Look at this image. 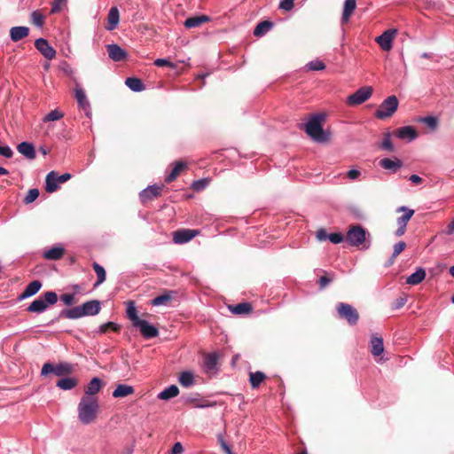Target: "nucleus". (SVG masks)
I'll return each instance as SVG.
<instances>
[{
    "instance_id": "f257e3e1",
    "label": "nucleus",
    "mask_w": 454,
    "mask_h": 454,
    "mask_svg": "<svg viewBox=\"0 0 454 454\" xmlns=\"http://www.w3.org/2000/svg\"><path fill=\"white\" fill-rule=\"evenodd\" d=\"M77 411L78 419L83 425L93 423L99 411L98 398L83 395L80 400Z\"/></svg>"
},
{
    "instance_id": "f03ea898",
    "label": "nucleus",
    "mask_w": 454,
    "mask_h": 454,
    "mask_svg": "<svg viewBox=\"0 0 454 454\" xmlns=\"http://www.w3.org/2000/svg\"><path fill=\"white\" fill-rule=\"evenodd\" d=\"M305 131L316 142L325 143L330 140V133L323 129L318 115L311 117L305 126Z\"/></svg>"
},
{
    "instance_id": "7ed1b4c3",
    "label": "nucleus",
    "mask_w": 454,
    "mask_h": 454,
    "mask_svg": "<svg viewBox=\"0 0 454 454\" xmlns=\"http://www.w3.org/2000/svg\"><path fill=\"white\" fill-rule=\"evenodd\" d=\"M58 301V295L55 292L48 291L43 294V296L32 301V303L27 308V311L34 313H42L47 308L48 305H53Z\"/></svg>"
},
{
    "instance_id": "20e7f679",
    "label": "nucleus",
    "mask_w": 454,
    "mask_h": 454,
    "mask_svg": "<svg viewBox=\"0 0 454 454\" xmlns=\"http://www.w3.org/2000/svg\"><path fill=\"white\" fill-rule=\"evenodd\" d=\"M398 108V99L395 96L392 95L387 97L380 105L375 112V117L380 120H385L391 117Z\"/></svg>"
},
{
    "instance_id": "39448f33",
    "label": "nucleus",
    "mask_w": 454,
    "mask_h": 454,
    "mask_svg": "<svg viewBox=\"0 0 454 454\" xmlns=\"http://www.w3.org/2000/svg\"><path fill=\"white\" fill-rule=\"evenodd\" d=\"M338 316L341 319H345L348 325H356L359 320V313L352 305L345 302H340L336 306Z\"/></svg>"
},
{
    "instance_id": "423d86ee",
    "label": "nucleus",
    "mask_w": 454,
    "mask_h": 454,
    "mask_svg": "<svg viewBox=\"0 0 454 454\" xmlns=\"http://www.w3.org/2000/svg\"><path fill=\"white\" fill-rule=\"evenodd\" d=\"M366 239V231L360 225H351L347 232L346 240L349 245L354 247H360L364 245V247L367 248L368 246H365Z\"/></svg>"
},
{
    "instance_id": "0eeeda50",
    "label": "nucleus",
    "mask_w": 454,
    "mask_h": 454,
    "mask_svg": "<svg viewBox=\"0 0 454 454\" xmlns=\"http://www.w3.org/2000/svg\"><path fill=\"white\" fill-rule=\"evenodd\" d=\"M74 372V366L68 363H60L59 364H52L45 363L41 370V375L46 376L49 373H53L56 376L62 377L71 374Z\"/></svg>"
},
{
    "instance_id": "6e6552de",
    "label": "nucleus",
    "mask_w": 454,
    "mask_h": 454,
    "mask_svg": "<svg viewBox=\"0 0 454 454\" xmlns=\"http://www.w3.org/2000/svg\"><path fill=\"white\" fill-rule=\"evenodd\" d=\"M373 90L371 86H364L347 98L348 106H357L365 102L372 95Z\"/></svg>"
},
{
    "instance_id": "1a4fd4ad",
    "label": "nucleus",
    "mask_w": 454,
    "mask_h": 454,
    "mask_svg": "<svg viewBox=\"0 0 454 454\" xmlns=\"http://www.w3.org/2000/svg\"><path fill=\"white\" fill-rule=\"evenodd\" d=\"M397 34V29L392 28L387 29L380 36L376 37L375 41L378 43L380 47L385 51H389L393 46V40Z\"/></svg>"
},
{
    "instance_id": "9d476101",
    "label": "nucleus",
    "mask_w": 454,
    "mask_h": 454,
    "mask_svg": "<svg viewBox=\"0 0 454 454\" xmlns=\"http://www.w3.org/2000/svg\"><path fill=\"white\" fill-rule=\"evenodd\" d=\"M200 234L199 230L180 229L173 232V241L176 244H184Z\"/></svg>"
},
{
    "instance_id": "9b49d317",
    "label": "nucleus",
    "mask_w": 454,
    "mask_h": 454,
    "mask_svg": "<svg viewBox=\"0 0 454 454\" xmlns=\"http://www.w3.org/2000/svg\"><path fill=\"white\" fill-rule=\"evenodd\" d=\"M163 185H150L139 193L140 200L143 204L154 200L161 195Z\"/></svg>"
},
{
    "instance_id": "f8f14e48",
    "label": "nucleus",
    "mask_w": 454,
    "mask_h": 454,
    "mask_svg": "<svg viewBox=\"0 0 454 454\" xmlns=\"http://www.w3.org/2000/svg\"><path fill=\"white\" fill-rule=\"evenodd\" d=\"M35 47L47 59L51 60L56 56V51L48 43V41L43 38L36 39Z\"/></svg>"
},
{
    "instance_id": "ddd939ff",
    "label": "nucleus",
    "mask_w": 454,
    "mask_h": 454,
    "mask_svg": "<svg viewBox=\"0 0 454 454\" xmlns=\"http://www.w3.org/2000/svg\"><path fill=\"white\" fill-rule=\"evenodd\" d=\"M135 327L139 328L141 334L146 339H152L159 335L158 329L150 325L146 320L142 319L138 321V324Z\"/></svg>"
},
{
    "instance_id": "4468645a",
    "label": "nucleus",
    "mask_w": 454,
    "mask_h": 454,
    "mask_svg": "<svg viewBox=\"0 0 454 454\" xmlns=\"http://www.w3.org/2000/svg\"><path fill=\"white\" fill-rule=\"evenodd\" d=\"M395 135L400 139L412 141L418 137V132L412 126H405L397 129Z\"/></svg>"
},
{
    "instance_id": "2eb2a0df",
    "label": "nucleus",
    "mask_w": 454,
    "mask_h": 454,
    "mask_svg": "<svg viewBox=\"0 0 454 454\" xmlns=\"http://www.w3.org/2000/svg\"><path fill=\"white\" fill-rule=\"evenodd\" d=\"M107 53L114 61H121L127 58V52L117 44L107 45Z\"/></svg>"
},
{
    "instance_id": "dca6fc26",
    "label": "nucleus",
    "mask_w": 454,
    "mask_h": 454,
    "mask_svg": "<svg viewBox=\"0 0 454 454\" xmlns=\"http://www.w3.org/2000/svg\"><path fill=\"white\" fill-rule=\"evenodd\" d=\"M103 386L104 384L102 380L99 378L94 377L85 387L84 395H89L90 397H96L95 395L100 391Z\"/></svg>"
},
{
    "instance_id": "f3484780",
    "label": "nucleus",
    "mask_w": 454,
    "mask_h": 454,
    "mask_svg": "<svg viewBox=\"0 0 454 454\" xmlns=\"http://www.w3.org/2000/svg\"><path fill=\"white\" fill-rule=\"evenodd\" d=\"M211 20V18L207 15H199L189 17L185 20L184 25L186 28H194L199 27L202 24L207 23Z\"/></svg>"
},
{
    "instance_id": "a211bd4d",
    "label": "nucleus",
    "mask_w": 454,
    "mask_h": 454,
    "mask_svg": "<svg viewBox=\"0 0 454 454\" xmlns=\"http://www.w3.org/2000/svg\"><path fill=\"white\" fill-rule=\"evenodd\" d=\"M84 316H95L99 313L101 307L100 302L97 300L86 301L81 306Z\"/></svg>"
},
{
    "instance_id": "6ab92c4d",
    "label": "nucleus",
    "mask_w": 454,
    "mask_h": 454,
    "mask_svg": "<svg viewBox=\"0 0 454 454\" xmlns=\"http://www.w3.org/2000/svg\"><path fill=\"white\" fill-rule=\"evenodd\" d=\"M380 166L384 169L391 170L395 173L402 168L403 162L398 159L391 160L389 158H384L380 160Z\"/></svg>"
},
{
    "instance_id": "aec40b11",
    "label": "nucleus",
    "mask_w": 454,
    "mask_h": 454,
    "mask_svg": "<svg viewBox=\"0 0 454 454\" xmlns=\"http://www.w3.org/2000/svg\"><path fill=\"white\" fill-rule=\"evenodd\" d=\"M187 168V164L184 161L179 160L176 161L172 168L171 172L166 176L165 182L169 184L176 180V178Z\"/></svg>"
},
{
    "instance_id": "412c9836",
    "label": "nucleus",
    "mask_w": 454,
    "mask_h": 454,
    "mask_svg": "<svg viewBox=\"0 0 454 454\" xmlns=\"http://www.w3.org/2000/svg\"><path fill=\"white\" fill-rule=\"evenodd\" d=\"M17 150L20 154L29 160H34L35 158V147L31 143L22 142L18 145Z\"/></svg>"
},
{
    "instance_id": "4be33fe9",
    "label": "nucleus",
    "mask_w": 454,
    "mask_h": 454,
    "mask_svg": "<svg viewBox=\"0 0 454 454\" xmlns=\"http://www.w3.org/2000/svg\"><path fill=\"white\" fill-rule=\"evenodd\" d=\"M65 254V249L62 247H53L43 252V257L50 261L59 260Z\"/></svg>"
},
{
    "instance_id": "5701e85b",
    "label": "nucleus",
    "mask_w": 454,
    "mask_h": 454,
    "mask_svg": "<svg viewBox=\"0 0 454 454\" xmlns=\"http://www.w3.org/2000/svg\"><path fill=\"white\" fill-rule=\"evenodd\" d=\"M42 287V283L39 280L30 282L23 293L20 295V300L35 295Z\"/></svg>"
},
{
    "instance_id": "b1692460",
    "label": "nucleus",
    "mask_w": 454,
    "mask_h": 454,
    "mask_svg": "<svg viewBox=\"0 0 454 454\" xmlns=\"http://www.w3.org/2000/svg\"><path fill=\"white\" fill-rule=\"evenodd\" d=\"M29 34V28L27 27H13L10 30V36L13 42H18Z\"/></svg>"
},
{
    "instance_id": "393cba45",
    "label": "nucleus",
    "mask_w": 454,
    "mask_h": 454,
    "mask_svg": "<svg viewBox=\"0 0 454 454\" xmlns=\"http://www.w3.org/2000/svg\"><path fill=\"white\" fill-rule=\"evenodd\" d=\"M427 276L423 268H418L417 270L406 278V284L416 286L421 283Z\"/></svg>"
},
{
    "instance_id": "a878e982",
    "label": "nucleus",
    "mask_w": 454,
    "mask_h": 454,
    "mask_svg": "<svg viewBox=\"0 0 454 454\" xmlns=\"http://www.w3.org/2000/svg\"><path fill=\"white\" fill-rule=\"evenodd\" d=\"M45 191L49 193H52L56 192L59 188L58 181H57V172L51 171L47 174L45 178Z\"/></svg>"
},
{
    "instance_id": "bb28decb",
    "label": "nucleus",
    "mask_w": 454,
    "mask_h": 454,
    "mask_svg": "<svg viewBox=\"0 0 454 454\" xmlns=\"http://www.w3.org/2000/svg\"><path fill=\"white\" fill-rule=\"evenodd\" d=\"M119 20L120 15L117 7H112L107 16V25L106 28L110 31L114 30L117 27Z\"/></svg>"
},
{
    "instance_id": "cd10ccee",
    "label": "nucleus",
    "mask_w": 454,
    "mask_h": 454,
    "mask_svg": "<svg viewBox=\"0 0 454 454\" xmlns=\"http://www.w3.org/2000/svg\"><path fill=\"white\" fill-rule=\"evenodd\" d=\"M74 97H75V99L77 100L79 106L82 109L87 110L90 107V103L87 99L86 94H85L84 90L79 85L75 86Z\"/></svg>"
},
{
    "instance_id": "c85d7f7f",
    "label": "nucleus",
    "mask_w": 454,
    "mask_h": 454,
    "mask_svg": "<svg viewBox=\"0 0 454 454\" xmlns=\"http://www.w3.org/2000/svg\"><path fill=\"white\" fill-rule=\"evenodd\" d=\"M135 389L132 386L119 384L113 392V396L115 398L126 397L134 393Z\"/></svg>"
},
{
    "instance_id": "c756f323",
    "label": "nucleus",
    "mask_w": 454,
    "mask_h": 454,
    "mask_svg": "<svg viewBox=\"0 0 454 454\" xmlns=\"http://www.w3.org/2000/svg\"><path fill=\"white\" fill-rule=\"evenodd\" d=\"M174 294V291L165 292L163 294H160L153 299L151 304L153 306L168 305L173 300Z\"/></svg>"
},
{
    "instance_id": "7c9ffc66",
    "label": "nucleus",
    "mask_w": 454,
    "mask_h": 454,
    "mask_svg": "<svg viewBox=\"0 0 454 454\" xmlns=\"http://www.w3.org/2000/svg\"><path fill=\"white\" fill-rule=\"evenodd\" d=\"M59 317L68 319H77L83 317V313L81 306H77L71 309H63L60 312Z\"/></svg>"
},
{
    "instance_id": "2f4dec72",
    "label": "nucleus",
    "mask_w": 454,
    "mask_h": 454,
    "mask_svg": "<svg viewBox=\"0 0 454 454\" xmlns=\"http://www.w3.org/2000/svg\"><path fill=\"white\" fill-rule=\"evenodd\" d=\"M384 344L381 337L372 336L371 340V353L377 356L383 353Z\"/></svg>"
},
{
    "instance_id": "473e14b6",
    "label": "nucleus",
    "mask_w": 454,
    "mask_h": 454,
    "mask_svg": "<svg viewBox=\"0 0 454 454\" xmlns=\"http://www.w3.org/2000/svg\"><path fill=\"white\" fill-rule=\"evenodd\" d=\"M356 8V2H345L341 17V24H346L349 21V19L354 13Z\"/></svg>"
},
{
    "instance_id": "72a5a7b5",
    "label": "nucleus",
    "mask_w": 454,
    "mask_h": 454,
    "mask_svg": "<svg viewBox=\"0 0 454 454\" xmlns=\"http://www.w3.org/2000/svg\"><path fill=\"white\" fill-rule=\"evenodd\" d=\"M230 310L237 315L249 314L253 311V307L249 302H241L233 306H229Z\"/></svg>"
},
{
    "instance_id": "f704fd0d",
    "label": "nucleus",
    "mask_w": 454,
    "mask_h": 454,
    "mask_svg": "<svg viewBox=\"0 0 454 454\" xmlns=\"http://www.w3.org/2000/svg\"><path fill=\"white\" fill-rule=\"evenodd\" d=\"M78 380L75 378L67 377L57 381L56 386L63 390H70L75 387Z\"/></svg>"
},
{
    "instance_id": "c9c22d12",
    "label": "nucleus",
    "mask_w": 454,
    "mask_h": 454,
    "mask_svg": "<svg viewBox=\"0 0 454 454\" xmlns=\"http://www.w3.org/2000/svg\"><path fill=\"white\" fill-rule=\"evenodd\" d=\"M266 379V375L262 372H255L249 373V382L252 388H257Z\"/></svg>"
},
{
    "instance_id": "e433bc0d",
    "label": "nucleus",
    "mask_w": 454,
    "mask_h": 454,
    "mask_svg": "<svg viewBox=\"0 0 454 454\" xmlns=\"http://www.w3.org/2000/svg\"><path fill=\"white\" fill-rule=\"evenodd\" d=\"M179 394V388L176 385H171L165 388L158 395V398L160 400H168L176 396Z\"/></svg>"
},
{
    "instance_id": "4c0bfd02",
    "label": "nucleus",
    "mask_w": 454,
    "mask_h": 454,
    "mask_svg": "<svg viewBox=\"0 0 454 454\" xmlns=\"http://www.w3.org/2000/svg\"><path fill=\"white\" fill-rule=\"evenodd\" d=\"M273 27V23L269 20L260 22L254 30V35L257 37L264 35Z\"/></svg>"
},
{
    "instance_id": "58836bf2",
    "label": "nucleus",
    "mask_w": 454,
    "mask_h": 454,
    "mask_svg": "<svg viewBox=\"0 0 454 454\" xmlns=\"http://www.w3.org/2000/svg\"><path fill=\"white\" fill-rule=\"evenodd\" d=\"M125 84L133 91L138 92L142 91L145 89L143 82L141 79L137 77H129L125 81Z\"/></svg>"
},
{
    "instance_id": "ea45409f",
    "label": "nucleus",
    "mask_w": 454,
    "mask_h": 454,
    "mask_svg": "<svg viewBox=\"0 0 454 454\" xmlns=\"http://www.w3.org/2000/svg\"><path fill=\"white\" fill-rule=\"evenodd\" d=\"M400 211L404 212V214L397 219V223L399 225L406 226L407 223L410 221V219L414 215V210L409 209L403 206L397 209V212H400Z\"/></svg>"
},
{
    "instance_id": "a19ab883",
    "label": "nucleus",
    "mask_w": 454,
    "mask_h": 454,
    "mask_svg": "<svg viewBox=\"0 0 454 454\" xmlns=\"http://www.w3.org/2000/svg\"><path fill=\"white\" fill-rule=\"evenodd\" d=\"M92 267H93V270H95L97 277H98V280L94 284V287H97L106 280V274L105 269L98 262H94L92 263Z\"/></svg>"
},
{
    "instance_id": "79ce46f5",
    "label": "nucleus",
    "mask_w": 454,
    "mask_h": 454,
    "mask_svg": "<svg viewBox=\"0 0 454 454\" xmlns=\"http://www.w3.org/2000/svg\"><path fill=\"white\" fill-rule=\"evenodd\" d=\"M179 383L184 387H189L194 384V377L191 372H183L179 376Z\"/></svg>"
},
{
    "instance_id": "37998d69",
    "label": "nucleus",
    "mask_w": 454,
    "mask_h": 454,
    "mask_svg": "<svg viewBox=\"0 0 454 454\" xmlns=\"http://www.w3.org/2000/svg\"><path fill=\"white\" fill-rule=\"evenodd\" d=\"M127 316L132 322L133 326H136L138 324V321L142 320L138 317L137 309L132 301L129 302L127 308Z\"/></svg>"
},
{
    "instance_id": "c03bdc74",
    "label": "nucleus",
    "mask_w": 454,
    "mask_h": 454,
    "mask_svg": "<svg viewBox=\"0 0 454 454\" xmlns=\"http://www.w3.org/2000/svg\"><path fill=\"white\" fill-rule=\"evenodd\" d=\"M218 360V356L215 353L207 354L205 356L204 364L208 370H212L215 367Z\"/></svg>"
},
{
    "instance_id": "a18cd8bd",
    "label": "nucleus",
    "mask_w": 454,
    "mask_h": 454,
    "mask_svg": "<svg viewBox=\"0 0 454 454\" xmlns=\"http://www.w3.org/2000/svg\"><path fill=\"white\" fill-rule=\"evenodd\" d=\"M390 137H391V134L389 132L385 133L383 141H382L381 145H380V147L381 149L388 151V152H394L395 147L393 145Z\"/></svg>"
},
{
    "instance_id": "49530a36",
    "label": "nucleus",
    "mask_w": 454,
    "mask_h": 454,
    "mask_svg": "<svg viewBox=\"0 0 454 454\" xmlns=\"http://www.w3.org/2000/svg\"><path fill=\"white\" fill-rule=\"evenodd\" d=\"M110 330L118 333L121 330V327L120 325L114 322H107L106 324L101 325L99 327L100 333H106Z\"/></svg>"
},
{
    "instance_id": "de8ad7c7",
    "label": "nucleus",
    "mask_w": 454,
    "mask_h": 454,
    "mask_svg": "<svg viewBox=\"0 0 454 454\" xmlns=\"http://www.w3.org/2000/svg\"><path fill=\"white\" fill-rule=\"evenodd\" d=\"M420 122L426 124L429 129H435L438 126V119L434 116H427L419 119Z\"/></svg>"
},
{
    "instance_id": "09e8293b",
    "label": "nucleus",
    "mask_w": 454,
    "mask_h": 454,
    "mask_svg": "<svg viewBox=\"0 0 454 454\" xmlns=\"http://www.w3.org/2000/svg\"><path fill=\"white\" fill-rule=\"evenodd\" d=\"M64 116V114L60 111L55 109L51 111L48 114H46L43 118V121H59Z\"/></svg>"
},
{
    "instance_id": "8fccbe9b",
    "label": "nucleus",
    "mask_w": 454,
    "mask_h": 454,
    "mask_svg": "<svg viewBox=\"0 0 454 454\" xmlns=\"http://www.w3.org/2000/svg\"><path fill=\"white\" fill-rule=\"evenodd\" d=\"M31 22L37 27H42L44 22V16L40 12L35 11L31 13Z\"/></svg>"
},
{
    "instance_id": "3c124183",
    "label": "nucleus",
    "mask_w": 454,
    "mask_h": 454,
    "mask_svg": "<svg viewBox=\"0 0 454 454\" xmlns=\"http://www.w3.org/2000/svg\"><path fill=\"white\" fill-rule=\"evenodd\" d=\"M40 192L38 189H30L27 194V196L24 198V203L25 204H30L34 202L39 196Z\"/></svg>"
},
{
    "instance_id": "603ef678",
    "label": "nucleus",
    "mask_w": 454,
    "mask_h": 454,
    "mask_svg": "<svg viewBox=\"0 0 454 454\" xmlns=\"http://www.w3.org/2000/svg\"><path fill=\"white\" fill-rule=\"evenodd\" d=\"M309 70L320 71L325 68V65L320 60L310 61L307 64Z\"/></svg>"
},
{
    "instance_id": "864d4df0",
    "label": "nucleus",
    "mask_w": 454,
    "mask_h": 454,
    "mask_svg": "<svg viewBox=\"0 0 454 454\" xmlns=\"http://www.w3.org/2000/svg\"><path fill=\"white\" fill-rule=\"evenodd\" d=\"M406 247V243L404 241H399L394 246V251L392 257H397Z\"/></svg>"
},
{
    "instance_id": "5fc2aeb1",
    "label": "nucleus",
    "mask_w": 454,
    "mask_h": 454,
    "mask_svg": "<svg viewBox=\"0 0 454 454\" xmlns=\"http://www.w3.org/2000/svg\"><path fill=\"white\" fill-rule=\"evenodd\" d=\"M154 65L157 67H168L170 68L176 67V65L174 63H172L171 61H169L168 59H157L154 61Z\"/></svg>"
},
{
    "instance_id": "6e6d98bb",
    "label": "nucleus",
    "mask_w": 454,
    "mask_h": 454,
    "mask_svg": "<svg viewBox=\"0 0 454 454\" xmlns=\"http://www.w3.org/2000/svg\"><path fill=\"white\" fill-rule=\"evenodd\" d=\"M207 184V179H200L197 181H194L192 184V188L195 191H200L203 190Z\"/></svg>"
},
{
    "instance_id": "4d7b16f0",
    "label": "nucleus",
    "mask_w": 454,
    "mask_h": 454,
    "mask_svg": "<svg viewBox=\"0 0 454 454\" xmlns=\"http://www.w3.org/2000/svg\"><path fill=\"white\" fill-rule=\"evenodd\" d=\"M328 239L333 244H339L343 241L344 237L341 233H332L328 236Z\"/></svg>"
},
{
    "instance_id": "13d9d810",
    "label": "nucleus",
    "mask_w": 454,
    "mask_h": 454,
    "mask_svg": "<svg viewBox=\"0 0 454 454\" xmlns=\"http://www.w3.org/2000/svg\"><path fill=\"white\" fill-rule=\"evenodd\" d=\"M0 155L5 158H12L13 155V152L8 145L2 146L0 145Z\"/></svg>"
},
{
    "instance_id": "bf43d9fd",
    "label": "nucleus",
    "mask_w": 454,
    "mask_h": 454,
    "mask_svg": "<svg viewBox=\"0 0 454 454\" xmlns=\"http://www.w3.org/2000/svg\"><path fill=\"white\" fill-rule=\"evenodd\" d=\"M60 299L67 306H70L74 302V295L71 294H64L61 295Z\"/></svg>"
},
{
    "instance_id": "052dcab7",
    "label": "nucleus",
    "mask_w": 454,
    "mask_h": 454,
    "mask_svg": "<svg viewBox=\"0 0 454 454\" xmlns=\"http://www.w3.org/2000/svg\"><path fill=\"white\" fill-rule=\"evenodd\" d=\"M407 301V299L405 297H398L397 299L395 300V301L393 302L392 304V308L394 309H398L400 308H402L403 306H404V304L406 303Z\"/></svg>"
},
{
    "instance_id": "680f3d73",
    "label": "nucleus",
    "mask_w": 454,
    "mask_h": 454,
    "mask_svg": "<svg viewBox=\"0 0 454 454\" xmlns=\"http://www.w3.org/2000/svg\"><path fill=\"white\" fill-rule=\"evenodd\" d=\"M333 280V278H330L327 274L322 276L319 278L318 284L321 289H324L326 287V286L331 283Z\"/></svg>"
},
{
    "instance_id": "e2e57ef3",
    "label": "nucleus",
    "mask_w": 454,
    "mask_h": 454,
    "mask_svg": "<svg viewBox=\"0 0 454 454\" xmlns=\"http://www.w3.org/2000/svg\"><path fill=\"white\" fill-rule=\"evenodd\" d=\"M67 2H52L51 12H59L62 10V8L66 5Z\"/></svg>"
},
{
    "instance_id": "0e129e2a",
    "label": "nucleus",
    "mask_w": 454,
    "mask_h": 454,
    "mask_svg": "<svg viewBox=\"0 0 454 454\" xmlns=\"http://www.w3.org/2000/svg\"><path fill=\"white\" fill-rule=\"evenodd\" d=\"M328 234L326 231L323 228L317 230L316 237L319 241H323L328 239Z\"/></svg>"
},
{
    "instance_id": "69168bd1",
    "label": "nucleus",
    "mask_w": 454,
    "mask_h": 454,
    "mask_svg": "<svg viewBox=\"0 0 454 454\" xmlns=\"http://www.w3.org/2000/svg\"><path fill=\"white\" fill-rule=\"evenodd\" d=\"M294 2H280L279 9L289 12L294 8Z\"/></svg>"
},
{
    "instance_id": "338daca9",
    "label": "nucleus",
    "mask_w": 454,
    "mask_h": 454,
    "mask_svg": "<svg viewBox=\"0 0 454 454\" xmlns=\"http://www.w3.org/2000/svg\"><path fill=\"white\" fill-rule=\"evenodd\" d=\"M361 175V172L357 169H351L349 171H348L347 173V176L352 180H355L356 178H358Z\"/></svg>"
},
{
    "instance_id": "774afa93",
    "label": "nucleus",
    "mask_w": 454,
    "mask_h": 454,
    "mask_svg": "<svg viewBox=\"0 0 454 454\" xmlns=\"http://www.w3.org/2000/svg\"><path fill=\"white\" fill-rule=\"evenodd\" d=\"M183 450V445L180 442H176L172 449V454H182Z\"/></svg>"
}]
</instances>
